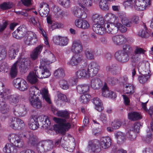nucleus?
Instances as JSON below:
<instances>
[{
	"instance_id": "f257e3e1",
	"label": "nucleus",
	"mask_w": 153,
	"mask_h": 153,
	"mask_svg": "<svg viewBox=\"0 0 153 153\" xmlns=\"http://www.w3.org/2000/svg\"><path fill=\"white\" fill-rule=\"evenodd\" d=\"M51 109L54 114L62 117L53 118V120L57 123L54 125V129L56 132L60 133L62 134H65L66 131L68 130L71 127L73 119L71 117V114L66 110L58 111L53 106L51 107Z\"/></svg>"
},
{
	"instance_id": "f03ea898",
	"label": "nucleus",
	"mask_w": 153,
	"mask_h": 153,
	"mask_svg": "<svg viewBox=\"0 0 153 153\" xmlns=\"http://www.w3.org/2000/svg\"><path fill=\"white\" fill-rule=\"evenodd\" d=\"M22 137L26 139L29 145L35 147L39 153H43L50 150L53 147V143L51 140L42 141L37 143V137L32 132H25L22 134Z\"/></svg>"
},
{
	"instance_id": "7ed1b4c3",
	"label": "nucleus",
	"mask_w": 153,
	"mask_h": 153,
	"mask_svg": "<svg viewBox=\"0 0 153 153\" xmlns=\"http://www.w3.org/2000/svg\"><path fill=\"white\" fill-rule=\"evenodd\" d=\"M40 95H42L43 99L47 103H51L50 96L47 88H42L41 91L37 87L32 86L30 89L29 100L31 105L37 108H39L42 106V102L38 98Z\"/></svg>"
},
{
	"instance_id": "20e7f679",
	"label": "nucleus",
	"mask_w": 153,
	"mask_h": 153,
	"mask_svg": "<svg viewBox=\"0 0 153 153\" xmlns=\"http://www.w3.org/2000/svg\"><path fill=\"white\" fill-rule=\"evenodd\" d=\"M100 69V66L97 63L92 62L89 64L88 68L79 70L76 72V75L79 78H88L95 76Z\"/></svg>"
},
{
	"instance_id": "39448f33",
	"label": "nucleus",
	"mask_w": 153,
	"mask_h": 153,
	"mask_svg": "<svg viewBox=\"0 0 153 153\" xmlns=\"http://www.w3.org/2000/svg\"><path fill=\"white\" fill-rule=\"evenodd\" d=\"M56 60V58H43L40 61L39 70H37L39 74L38 78H47L51 75L50 70L51 68L49 65Z\"/></svg>"
},
{
	"instance_id": "423d86ee",
	"label": "nucleus",
	"mask_w": 153,
	"mask_h": 153,
	"mask_svg": "<svg viewBox=\"0 0 153 153\" xmlns=\"http://www.w3.org/2000/svg\"><path fill=\"white\" fill-rule=\"evenodd\" d=\"M8 140L11 143L6 144L3 149V151L7 153H11L16 152V149H14L13 144L14 146L19 148L22 147L23 143L21 141V139L18 134H11L8 136Z\"/></svg>"
},
{
	"instance_id": "0eeeda50",
	"label": "nucleus",
	"mask_w": 153,
	"mask_h": 153,
	"mask_svg": "<svg viewBox=\"0 0 153 153\" xmlns=\"http://www.w3.org/2000/svg\"><path fill=\"white\" fill-rule=\"evenodd\" d=\"M10 91L5 88L4 83L0 80V95L1 96L2 101H8L10 103H16L19 101V96L18 94L10 95Z\"/></svg>"
},
{
	"instance_id": "6e6552de",
	"label": "nucleus",
	"mask_w": 153,
	"mask_h": 153,
	"mask_svg": "<svg viewBox=\"0 0 153 153\" xmlns=\"http://www.w3.org/2000/svg\"><path fill=\"white\" fill-rule=\"evenodd\" d=\"M137 68L139 73L142 75L138 76L139 82L142 84L146 83L151 76L149 63L148 62L140 63Z\"/></svg>"
},
{
	"instance_id": "1a4fd4ad",
	"label": "nucleus",
	"mask_w": 153,
	"mask_h": 153,
	"mask_svg": "<svg viewBox=\"0 0 153 153\" xmlns=\"http://www.w3.org/2000/svg\"><path fill=\"white\" fill-rule=\"evenodd\" d=\"M25 58H19V59L12 66L10 71V74L12 78L16 77L17 74V67L18 65L21 71L25 72L26 70L30 63L25 61Z\"/></svg>"
},
{
	"instance_id": "9d476101",
	"label": "nucleus",
	"mask_w": 153,
	"mask_h": 153,
	"mask_svg": "<svg viewBox=\"0 0 153 153\" xmlns=\"http://www.w3.org/2000/svg\"><path fill=\"white\" fill-rule=\"evenodd\" d=\"M152 0H137L133 4L134 9L138 11H142L151 5Z\"/></svg>"
},
{
	"instance_id": "9b49d317",
	"label": "nucleus",
	"mask_w": 153,
	"mask_h": 153,
	"mask_svg": "<svg viewBox=\"0 0 153 153\" xmlns=\"http://www.w3.org/2000/svg\"><path fill=\"white\" fill-rule=\"evenodd\" d=\"M9 125L14 130H18L24 127L23 121L20 119L15 117L11 118L9 121Z\"/></svg>"
},
{
	"instance_id": "f8f14e48",
	"label": "nucleus",
	"mask_w": 153,
	"mask_h": 153,
	"mask_svg": "<svg viewBox=\"0 0 153 153\" xmlns=\"http://www.w3.org/2000/svg\"><path fill=\"white\" fill-rule=\"evenodd\" d=\"M71 50L74 53L72 57L80 56V53L83 51L81 42L78 40H74L73 42Z\"/></svg>"
},
{
	"instance_id": "ddd939ff",
	"label": "nucleus",
	"mask_w": 153,
	"mask_h": 153,
	"mask_svg": "<svg viewBox=\"0 0 153 153\" xmlns=\"http://www.w3.org/2000/svg\"><path fill=\"white\" fill-rule=\"evenodd\" d=\"M140 125V123H136L134 124L132 127L129 129V131L128 128L127 129L128 133L127 135L130 140L133 141L134 140L136 137V135L134 132V131L138 133Z\"/></svg>"
},
{
	"instance_id": "4468645a",
	"label": "nucleus",
	"mask_w": 153,
	"mask_h": 153,
	"mask_svg": "<svg viewBox=\"0 0 153 153\" xmlns=\"http://www.w3.org/2000/svg\"><path fill=\"white\" fill-rule=\"evenodd\" d=\"M24 40L25 43L27 45L34 44L37 41L36 35L33 32L28 31L25 34Z\"/></svg>"
},
{
	"instance_id": "2eb2a0df",
	"label": "nucleus",
	"mask_w": 153,
	"mask_h": 153,
	"mask_svg": "<svg viewBox=\"0 0 153 153\" xmlns=\"http://www.w3.org/2000/svg\"><path fill=\"white\" fill-rule=\"evenodd\" d=\"M13 83L16 88L22 91L26 90L28 87V85L26 81L21 78H17L14 79Z\"/></svg>"
},
{
	"instance_id": "dca6fc26",
	"label": "nucleus",
	"mask_w": 153,
	"mask_h": 153,
	"mask_svg": "<svg viewBox=\"0 0 153 153\" xmlns=\"http://www.w3.org/2000/svg\"><path fill=\"white\" fill-rule=\"evenodd\" d=\"M14 115L16 116L23 117L27 114V109L25 105H17L13 109Z\"/></svg>"
},
{
	"instance_id": "f3484780",
	"label": "nucleus",
	"mask_w": 153,
	"mask_h": 153,
	"mask_svg": "<svg viewBox=\"0 0 153 153\" xmlns=\"http://www.w3.org/2000/svg\"><path fill=\"white\" fill-rule=\"evenodd\" d=\"M99 140L94 139L88 142V148L89 150L94 152H98L100 150Z\"/></svg>"
},
{
	"instance_id": "a211bd4d",
	"label": "nucleus",
	"mask_w": 153,
	"mask_h": 153,
	"mask_svg": "<svg viewBox=\"0 0 153 153\" xmlns=\"http://www.w3.org/2000/svg\"><path fill=\"white\" fill-rule=\"evenodd\" d=\"M99 140L100 149H108L110 146L111 144V139L109 136L102 137Z\"/></svg>"
},
{
	"instance_id": "6ab92c4d",
	"label": "nucleus",
	"mask_w": 153,
	"mask_h": 153,
	"mask_svg": "<svg viewBox=\"0 0 153 153\" xmlns=\"http://www.w3.org/2000/svg\"><path fill=\"white\" fill-rule=\"evenodd\" d=\"M25 30L26 29L24 26H20L13 33V36L14 38L18 39L24 38L25 33Z\"/></svg>"
},
{
	"instance_id": "aec40b11",
	"label": "nucleus",
	"mask_w": 153,
	"mask_h": 153,
	"mask_svg": "<svg viewBox=\"0 0 153 153\" xmlns=\"http://www.w3.org/2000/svg\"><path fill=\"white\" fill-rule=\"evenodd\" d=\"M104 24L105 33L107 32L112 34H115L118 32V29L114 24L110 23H105Z\"/></svg>"
},
{
	"instance_id": "412c9836",
	"label": "nucleus",
	"mask_w": 153,
	"mask_h": 153,
	"mask_svg": "<svg viewBox=\"0 0 153 153\" xmlns=\"http://www.w3.org/2000/svg\"><path fill=\"white\" fill-rule=\"evenodd\" d=\"M38 10L40 16L42 17H46L48 15L49 11V6L46 3H41Z\"/></svg>"
},
{
	"instance_id": "4be33fe9",
	"label": "nucleus",
	"mask_w": 153,
	"mask_h": 153,
	"mask_svg": "<svg viewBox=\"0 0 153 153\" xmlns=\"http://www.w3.org/2000/svg\"><path fill=\"white\" fill-rule=\"evenodd\" d=\"M29 128L33 130L37 129L39 127L38 120L36 116H32L30 119L28 123Z\"/></svg>"
},
{
	"instance_id": "5701e85b",
	"label": "nucleus",
	"mask_w": 153,
	"mask_h": 153,
	"mask_svg": "<svg viewBox=\"0 0 153 153\" xmlns=\"http://www.w3.org/2000/svg\"><path fill=\"white\" fill-rule=\"evenodd\" d=\"M88 11H86L83 8H74L72 11V13L74 15L79 18H82L84 19L87 17L86 13Z\"/></svg>"
},
{
	"instance_id": "b1692460",
	"label": "nucleus",
	"mask_w": 153,
	"mask_h": 153,
	"mask_svg": "<svg viewBox=\"0 0 153 153\" xmlns=\"http://www.w3.org/2000/svg\"><path fill=\"white\" fill-rule=\"evenodd\" d=\"M39 76L38 71L34 70L30 72L27 77V80L30 83L35 84L38 81V79Z\"/></svg>"
},
{
	"instance_id": "393cba45",
	"label": "nucleus",
	"mask_w": 153,
	"mask_h": 153,
	"mask_svg": "<svg viewBox=\"0 0 153 153\" xmlns=\"http://www.w3.org/2000/svg\"><path fill=\"white\" fill-rule=\"evenodd\" d=\"M107 81L109 83L114 84L116 83L121 82L124 85L126 83H127L128 78L125 76L123 77H120L119 79L114 78H112L111 77H109L107 78Z\"/></svg>"
},
{
	"instance_id": "a878e982",
	"label": "nucleus",
	"mask_w": 153,
	"mask_h": 153,
	"mask_svg": "<svg viewBox=\"0 0 153 153\" xmlns=\"http://www.w3.org/2000/svg\"><path fill=\"white\" fill-rule=\"evenodd\" d=\"M86 62L87 60L85 58H71L68 62L67 64L72 66H74L79 64H84Z\"/></svg>"
},
{
	"instance_id": "bb28decb",
	"label": "nucleus",
	"mask_w": 153,
	"mask_h": 153,
	"mask_svg": "<svg viewBox=\"0 0 153 153\" xmlns=\"http://www.w3.org/2000/svg\"><path fill=\"white\" fill-rule=\"evenodd\" d=\"M114 43L117 45H120L125 43L127 41L126 38L123 35L114 36L112 38Z\"/></svg>"
},
{
	"instance_id": "cd10ccee",
	"label": "nucleus",
	"mask_w": 153,
	"mask_h": 153,
	"mask_svg": "<svg viewBox=\"0 0 153 153\" xmlns=\"http://www.w3.org/2000/svg\"><path fill=\"white\" fill-rule=\"evenodd\" d=\"M120 19L122 24L127 27H130L132 25V22L129 19L125 13H122L120 14Z\"/></svg>"
},
{
	"instance_id": "c85d7f7f",
	"label": "nucleus",
	"mask_w": 153,
	"mask_h": 153,
	"mask_svg": "<svg viewBox=\"0 0 153 153\" xmlns=\"http://www.w3.org/2000/svg\"><path fill=\"white\" fill-rule=\"evenodd\" d=\"M90 85L88 84H82L78 85L76 87L77 91L80 94H84L89 91Z\"/></svg>"
},
{
	"instance_id": "c756f323",
	"label": "nucleus",
	"mask_w": 153,
	"mask_h": 153,
	"mask_svg": "<svg viewBox=\"0 0 153 153\" xmlns=\"http://www.w3.org/2000/svg\"><path fill=\"white\" fill-rule=\"evenodd\" d=\"M91 85L93 89H98L100 88L102 85V82L99 78H93L91 81Z\"/></svg>"
},
{
	"instance_id": "7c9ffc66",
	"label": "nucleus",
	"mask_w": 153,
	"mask_h": 153,
	"mask_svg": "<svg viewBox=\"0 0 153 153\" xmlns=\"http://www.w3.org/2000/svg\"><path fill=\"white\" fill-rule=\"evenodd\" d=\"M128 119L133 121L138 120L142 118L140 113L137 111H132L129 113L128 114Z\"/></svg>"
},
{
	"instance_id": "2f4dec72",
	"label": "nucleus",
	"mask_w": 153,
	"mask_h": 153,
	"mask_svg": "<svg viewBox=\"0 0 153 153\" xmlns=\"http://www.w3.org/2000/svg\"><path fill=\"white\" fill-rule=\"evenodd\" d=\"M127 133L128 132L126 133V135L123 132L118 131L115 134V136L117 139L118 143L120 144L124 142L126 140V137L128 140H130L127 136Z\"/></svg>"
},
{
	"instance_id": "473e14b6",
	"label": "nucleus",
	"mask_w": 153,
	"mask_h": 153,
	"mask_svg": "<svg viewBox=\"0 0 153 153\" xmlns=\"http://www.w3.org/2000/svg\"><path fill=\"white\" fill-rule=\"evenodd\" d=\"M79 4L83 10L88 12L87 8L92 6V1L91 0H79Z\"/></svg>"
},
{
	"instance_id": "72a5a7b5",
	"label": "nucleus",
	"mask_w": 153,
	"mask_h": 153,
	"mask_svg": "<svg viewBox=\"0 0 153 153\" xmlns=\"http://www.w3.org/2000/svg\"><path fill=\"white\" fill-rule=\"evenodd\" d=\"M103 25L100 24H94L93 26L92 29L96 33L102 35L105 33Z\"/></svg>"
},
{
	"instance_id": "f704fd0d",
	"label": "nucleus",
	"mask_w": 153,
	"mask_h": 153,
	"mask_svg": "<svg viewBox=\"0 0 153 153\" xmlns=\"http://www.w3.org/2000/svg\"><path fill=\"white\" fill-rule=\"evenodd\" d=\"M105 19L108 21H110V23H112L116 25L118 22V19L116 16L112 13H108L105 16Z\"/></svg>"
},
{
	"instance_id": "c9c22d12",
	"label": "nucleus",
	"mask_w": 153,
	"mask_h": 153,
	"mask_svg": "<svg viewBox=\"0 0 153 153\" xmlns=\"http://www.w3.org/2000/svg\"><path fill=\"white\" fill-rule=\"evenodd\" d=\"M92 19L95 24H100L103 25L104 24V20L102 16L98 14H95L93 15Z\"/></svg>"
},
{
	"instance_id": "e433bc0d",
	"label": "nucleus",
	"mask_w": 153,
	"mask_h": 153,
	"mask_svg": "<svg viewBox=\"0 0 153 153\" xmlns=\"http://www.w3.org/2000/svg\"><path fill=\"white\" fill-rule=\"evenodd\" d=\"M134 87L131 84L126 83L124 85L123 91L126 94H132L134 92Z\"/></svg>"
},
{
	"instance_id": "4c0bfd02",
	"label": "nucleus",
	"mask_w": 153,
	"mask_h": 153,
	"mask_svg": "<svg viewBox=\"0 0 153 153\" xmlns=\"http://www.w3.org/2000/svg\"><path fill=\"white\" fill-rule=\"evenodd\" d=\"M93 102L95 105V108L98 111H101L103 109L101 100L98 97L95 98L93 100Z\"/></svg>"
},
{
	"instance_id": "58836bf2",
	"label": "nucleus",
	"mask_w": 153,
	"mask_h": 153,
	"mask_svg": "<svg viewBox=\"0 0 153 153\" xmlns=\"http://www.w3.org/2000/svg\"><path fill=\"white\" fill-rule=\"evenodd\" d=\"M40 120L42 122L43 127L48 128L51 125V122L49 118L46 116L42 115L39 117Z\"/></svg>"
},
{
	"instance_id": "ea45409f",
	"label": "nucleus",
	"mask_w": 153,
	"mask_h": 153,
	"mask_svg": "<svg viewBox=\"0 0 153 153\" xmlns=\"http://www.w3.org/2000/svg\"><path fill=\"white\" fill-rule=\"evenodd\" d=\"M54 76L56 78H63L65 76V74L64 69L59 68L55 70L53 73Z\"/></svg>"
},
{
	"instance_id": "a19ab883",
	"label": "nucleus",
	"mask_w": 153,
	"mask_h": 153,
	"mask_svg": "<svg viewBox=\"0 0 153 153\" xmlns=\"http://www.w3.org/2000/svg\"><path fill=\"white\" fill-rule=\"evenodd\" d=\"M56 95L58 101H61L63 102H68L70 101V99L67 97L66 95L59 91L57 92Z\"/></svg>"
},
{
	"instance_id": "79ce46f5",
	"label": "nucleus",
	"mask_w": 153,
	"mask_h": 153,
	"mask_svg": "<svg viewBox=\"0 0 153 153\" xmlns=\"http://www.w3.org/2000/svg\"><path fill=\"white\" fill-rule=\"evenodd\" d=\"M43 48L42 45H40L36 47L32 52L31 57H37L41 52Z\"/></svg>"
},
{
	"instance_id": "37998d69",
	"label": "nucleus",
	"mask_w": 153,
	"mask_h": 153,
	"mask_svg": "<svg viewBox=\"0 0 153 153\" xmlns=\"http://www.w3.org/2000/svg\"><path fill=\"white\" fill-rule=\"evenodd\" d=\"M102 95L105 97H111L109 94L110 90H109L108 88L106 85V83H105L103 84L102 88Z\"/></svg>"
},
{
	"instance_id": "c03bdc74",
	"label": "nucleus",
	"mask_w": 153,
	"mask_h": 153,
	"mask_svg": "<svg viewBox=\"0 0 153 153\" xmlns=\"http://www.w3.org/2000/svg\"><path fill=\"white\" fill-rule=\"evenodd\" d=\"M59 84L60 88L63 90L68 89L69 85L68 82L65 80L62 79L59 81Z\"/></svg>"
},
{
	"instance_id": "a18cd8bd",
	"label": "nucleus",
	"mask_w": 153,
	"mask_h": 153,
	"mask_svg": "<svg viewBox=\"0 0 153 153\" xmlns=\"http://www.w3.org/2000/svg\"><path fill=\"white\" fill-rule=\"evenodd\" d=\"M107 1L106 0H100L99 6L101 9L104 10H108L109 7Z\"/></svg>"
},
{
	"instance_id": "49530a36",
	"label": "nucleus",
	"mask_w": 153,
	"mask_h": 153,
	"mask_svg": "<svg viewBox=\"0 0 153 153\" xmlns=\"http://www.w3.org/2000/svg\"><path fill=\"white\" fill-rule=\"evenodd\" d=\"M122 125V122L119 120H115L112 122L111 125L114 129H118Z\"/></svg>"
},
{
	"instance_id": "de8ad7c7",
	"label": "nucleus",
	"mask_w": 153,
	"mask_h": 153,
	"mask_svg": "<svg viewBox=\"0 0 153 153\" xmlns=\"http://www.w3.org/2000/svg\"><path fill=\"white\" fill-rule=\"evenodd\" d=\"M19 50L17 48H12L8 52V55L9 57H16L17 56Z\"/></svg>"
},
{
	"instance_id": "09e8293b",
	"label": "nucleus",
	"mask_w": 153,
	"mask_h": 153,
	"mask_svg": "<svg viewBox=\"0 0 153 153\" xmlns=\"http://www.w3.org/2000/svg\"><path fill=\"white\" fill-rule=\"evenodd\" d=\"M118 68V67L116 65H113L107 67L106 70L107 71H110L113 74H115L117 72Z\"/></svg>"
},
{
	"instance_id": "8fccbe9b",
	"label": "nucleus",
	"mask_w": 153,
	"mask_h": 153,
	"mask_svg": "<svg viewBox=\"0 0 153 153\" xmlns=\"http://www.w3.org/2000/svg\"><path fill=\"white\" fill-rule=\"evenodd\" d=\"M59 3L63 7L68 8L71 5V2L70 0H58Z\"/></svg>"
},
{
	"instance_id": "3c124183",
	"label": "nucleus",
	"mask_w": 153,
	"mask_h": 153,
	"mask_svg": "<svg viewBox=\"0 0 153 153\" xmlns=\"http://www.w3.org/2000/svg\"><path fill=\"white\" fill-rule=\"evenodd\" d=\"M9 70V66L6 62L2 63L0 65V72L7 73Z\"/></svg>"
},
{
	"instance_id": "603ef678",
	"label": "nucleus",
	"mask_w": 153,
	"mask_h": 153,
	"mask_svg": "<svg viewBox=\"0 0 153 153\" xmlns=\"http://www.w3.org/2000/svg\"><path fill=\"white\" fill-rule=\"evenodd\" d=\"M10 109L9 106L5 104L1 105L0 104V111L2 114H5L8 112Z\"/></svg>"
},
{
	"instance_id": "864d4df0",
	"label": "nucleus",
	"mask_w": 153,
	"mask_h": 153,
	"mask_svg": "<svg viewBox=\"0 0 153 153\" xmlns=\"http://www.w3.org/2000/svg\"><path fill=\"white\" fill-rule=\"evenodd\" d=\"M13 4L10 2H4L0 5V7L1 9L3 10L10 9L13 7Z\"/></svg>"
},
{
	"instance_id": "5fc2aeb1",
	"label": "nucleus",
	"mask_w": 153,
	"mask_h": 153,
	"mask_svg": "<svg viewBox=\"0 0 153 153\" xmlns=\"http://www.w3.org/2000/svg\"><path fill=\"white\" fill-rule=\"evenodd\" d=\"M53 12L54 14V16L56 18H61L62 10L61 9L57 7H55L53 10Z\"/></svg>"
},
{
	"instance_id": "6e6d98bb",
	"label": "nucleus",
	"mask_w": 153,
	"mask_h": 153,
	"mask_svg": "<svg viewBox=\"0 0 153 153\" xmlns=\"http://www.w3.org/2000/svg\"><path fill=\"white\" fill-rule=\"evenodd\" d=\"M63 25L61 23L53 22L51 26V28L52 30H53L54 29L63 28Z\"/></svg>"
},
{
	"instance_id": "4d7b16f0",
	"label": "nucleus",
	"mask_w": 153,
	"mask_h": 153,
	"mask_svg": "<svg viewBox=\"0 0 153 153\" xmlns=\"http://www.w3.org/2000/svg\"><path fill=\"white\" fill-rule=\"evenodd\" d=\"M116 25L118 29V30H119L122 33H125L127 30L126 27L119 22Z\"/></svg>"
},
{
	"instance_id": "13d9d810",
	"label": "nucleus",
	"mask_w": 153,
	"mask_h": 153,
	"mask_svg": "<svg viewBox=\"0 0 153 153\" xmlns=\"http://www.w3.org/2000/svg\"><path fill=\"white\" fill-rule=\"evenodd\" d=\"M90 98V96L88 94H86L81 95L80 97V101L84 103H87L89 100Z\"/></svg>"
},
{
	"instance_id": "bf43d9fd",
	"label": "nucleus",
	"mask_w": 153,
	"mask_h": 153,
	"mask_svg": "<svg viewBox=\"0 0 153 153\" xmlns=\"http://www.w3.org/2000/svg\"><path fill=\"white\" fill-rule=\"evenodd\" d=\"M68 39L67 37L61 36L59 45L62 46L66 45L68 43Z\"/></svg>"
},
{
	"instance_id": "052dcab7",
	"label": "nucleus",
	"mask_w": 153,
	"mask_h": 153,
	"mask_svg": "<svg viewBox=\"0 0 153 153\" xmlns=\"http://www.w3.org/2000/svg\"><path fill=\"white\" fill-rule=\"evenodd\" d=\"M134 3H135V2H133L130 0H126L124 2L123 5L125 8L130 6L132 8H134L133 4Z\"/></svg>"
},
{
	"instance_id": "680f3d73",
	"label": "nucleus",
	"mask_w": 153,
	"mask_h": 153,
	"mask_svg": "<svg viewBox=\"0 0 153 153\" xmlns=\"http://www.w3.org/2000/svg\"><path fill=\"white\" fill-rule=\"evenodd\" d=\"M100 120L103 123L106 124L108 121L106 115L104 113H101L100 115Z\"/></svg>"
},
{
	"instance_id": "e2e57ef3",
	"label": "nucleus",
	"mask_w": 153,
	"mask_h": 153,
	"mask_svg": "<svg viewBox=\"0 0 153 153\" xmlns=\"http://www.w3.org/2000/svg\"><path fill=\"white\" fill-rule=\"evenodd\" d=\"M6 50L5 48L0 46V57H5L6 56Z\"/></svg>"
},
{
	"instance_id": "0e129e2a",
	"label": "nucleus",
	"mask_w": 153,
	"mask_h": 153,
	"mask_svg": "<svg viewBox=\"0 0 153 153\" xmlns=\"http://www.w3.org/2000/svg\"><path fill=\"white\" fill-rule=\"evenodd\" d=\"M8 25L7 21H3L1 23H0V32H3L6 28Z\"/></svg>"
},
{
	"instance_id": "69168bd1",
	"label": "nucleus",
	"mask_w": 153,
	"mask_h": 153,
	"mask_svg": "<svg viewBox=\"0 0 153 153\" xmlns=\"http://www.w3.org/2000/svg\"><path fill=\"white\" fill-rule=\"evenodd\" d=\"M145 51L141 48L137 47L134 51L135 54H144Z\"/></svg>"
},
{
	"instance_id": "338daca9",
	"label": "nucleus",
	"mask_w": 153,
	"mask_h": 153,
	"mask_svg": "<svg viewBox=\"0 0 153 153\" xmlns=\"http://www.w3.org/2000/svg\"><path fill=\"white\" fill-rule=\"evenodd\" d=\"M114 56L115 57H126L125 53L122 50H119L116 52L114 54Z\"/></svg>"
},
{
	"instance_id": "774afa93",
	"label": "nucleus",
	"mask_w": 153,
	"mask_h": 153,
	"mask_svg": "<svg viewBox=\"0 0 153 153\" xmlns=\"http://www.w3.org/2000/svg\"><path fill=\"white\" fill-rule=\"evenodd\" d=\"M85 54L86 57H92L93 56V51L89 49H86L85 51Z\"/></svg>"
}]
</instances>
